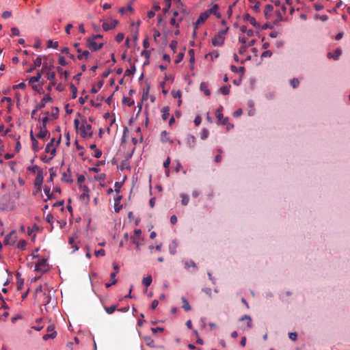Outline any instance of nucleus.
I'll return each instance as SVG.
<instances>
[{"label": "nucleus", "instance_id": "52", "mask_svg": "<svg viewBox=\"0 0 350 350\" xmlns=\"http://www.w3.org/2000/svg\"><path fill=\"white\" fill-rule=\"evenodd\" d=\"M59 64L62 66H66L68 64V62L65 60V58L64 56H59Z\"/></svg>", "mask_w": 350, "mask_h": 350}, {"label": "nucleus", "instance_id": "44", "mask_svg": "<svg viewBox=\"0 0 350 350\" xmlns=\"http://www.w3.org/2000/svg\"><path fill=\"white\" fill-rule=\"evenodd\" d=\"M178 46V42L176 40H172L170 44V48L173 51L174 53L176 52V49Z\"/></svg>", "mask_w": 350, "mask_h": 350}, {"label": "nucleus", "instance_id": "9", "mask_svg": "<svg viewBox=\"0 0 350 350\" xmlns=\"http://www.w3.org/2000/svg\"><path fill=\"white\" fill-rule=\"evenodd\" d=\"M43 172L42 170H39L37 172L36 177L34 180V185L38 187V189H40L41 185L43 183Z\"/></svg>", "mask_w": 350, "mask_h": 350}, {"label": "nucleus", "instance_id": "40", "mask_svg": "<svg viewBox=\"0 0 350 350\" xmlns=\"http://www.w3.org/2000/svg\"><path fill=\"white\" fill-rule=\"evenodd\" d=\"M245 70L244 67H239L237 68V66L232 65L231 66V70L234 72H243Z\"/></svg>", "mask_w": 350, "mask_h": 350}, {"label": "nucleus", "instance_id": "47", "mask_svg": "<svg viewBox=\"0 0 350 350\" xmlns=\"http://www.w3.org/2000/svg\"><path fill=\"white\" fill-rule=\"evenodd\" d=\"M208 134H209L208 131L206 129H204L202 131V133L201 134V136H200L201 139H205L206 138L208 137Z\"/></svg>", "mask_w": 350, "mask_h": 350}, {"label": "nucleus", "instance_id": "16", "mask_svg": "<svg viewBox=\"0 0 350 350\" xmlns=\"http://www.w3.org/2000/svg\"><path fill=\"white\" fill-rule=\"evenodd\" d=\"M83 193L81 195L80 199L84 200L85 198L89 199L90 189L86 185L81 186Z\"/></svg>", "mask_w": 350, "mask_h": 350}, {"label": "nucleus", "instance_id": "35", "mask_svg": "<svg viewBox=\"0 0 350 350\" xmlns=\"http://www.w3.org/2000/svg\"><path fill=\"white\" fill-rule=\"evenodd\" d=\"M26 246L27 242L25 240H21L17 245V247L22 250H25L26 249Z\"/></svg>", "mask_w": 350, "mask_h": 350}, {"label": "nucleus", "instance_id": "45", "mask_svg": "<svg viewBox=\"0 0 350 350\" xmlns=\"http://www.w3.org/2000/svg\"><path fill=\"white\" fill-rule=\"evenodd\" d=\"M32 148L35 152H38L40 150L38 146V142L37 139L32 141Z\"/></svg>", "mask_w": 350, "mask_h": 350}, {"label": "nucleus", "instance_id": "61", "mask_svg": "<svg viewBox=\"0 0 350 350\" xmlns=\"http://www.w3.org/2000/svg\"><path fill=\"white\" fill-rule=\"evenodd\" d=\"M170 165V158L167 157L166 160L163 162V167L166 169L169 167Z\"/></svg>", "mask_w": 350, "mask_h": 350}, {"label": "nucleus", "instance_id": "57", "mask_svg": "<svg viewBox=\"0 0 350 350\" xmlns=\"http://www.w3.org/2000/svg\"><path fill=\"white\" fill-rule=\"evenodd\" d=\"M247 49V46L246 45H242L240 46L239 52L240 54L243 55L244 54Z\"/></svg>", "mask_w": 350, "mask_h": 350}, {"label": "nucleus", "instance_id": "28", "mask_svg": "<svg viewBox=\"0 0 350 350\" xmlns=\"http://www.w3.org/2000/svg\"><path fill=\"white\" fill-rule=\"evenodd\" d=\"M152 277L150 275L144 278L142 280V284L146 287H148L152 283Z\"/></svg>", "mask_w": 350, "mask_h": 350}, {"label": "nucleus", "instance_id": "39", "mask_svg": "<svg viewBox=\"0 0 350 350\" xmlns=\"http://www.w3.org/2000/svg\"><path fill=\"white\" fill-rule=\"evenodd\" d=\"M42 64V58L40 56H38L33 62L34 68L40 67Z\"/></svg>", "mask_w": 350, "mask_h": 350}, {"label": "nucleus", "instance_id": "19", "mask_svg": "<svg viewBox=\"0 0 350 350\" xmlns=\"http://www.w3.org/2000/svg\"><path fill=\"white\" fill-rule=\"evenodd\" d=\"M16 278L17 280V289L21 290L24 284V280L21 278V274L18 272L16 275Z\"/></svg>", "mask_w": 350, "mask_h": 350}, {"label": "nucleus", "instance_id": "48", "mask_svg": "<svg viewBox=\"0 0 350 350\" xmlns=\"http://www.w3.org/2000/svg\"><path fill=\"white\" fill-rule=\"evenodd\" d=\"M272 55V53L271 51H265L261 55V58L270 57Z\"/></svg>", "mask_w": 350, "mask_h": 350}, {"label": "nucleus", "instance_id": "20", "mask_svg": "<svg viewBox=\"0 0 350 350\" xmlns=\"http://www.w3.org/2000/svg\"><path fill=\"white\" fill-rule=\"evenodd\" d=\"M162 118L163 120H166L170 116V107L166 106L161 109Z\"/></svg>", "mask_w": 350, "mask_h": 350}, {"label": "nucleus", "instance_id": "56", "mask_svg": "<svg viewBox=\"0 0 350 350\" xmlns=\"http://www.w3.org/2000/svg\"><path fill=\"white\" fill-rule=\"evenodd\" d=\"M25 88H26V84L24 82H21L19 84L13 86L14 89L20 88V89L23 90V89H25Z\"/></svg>", "mask_w": 350, "mask_h": 350}, {"label": "nucleus", "instance_id": "51", "mask_svg": "<svg viewBox=\"0 0 350 350\" xmlns=\"http://www.w3.org/2000/svg\"><path fill=\"white\" fill-rule=\"evenodd\" d=\"M93 156L97 159L102 156V151L98 148L94 150Z\"/></svg>", "mask_w": 350, "mask_h": 350}, {"label": "nucleus", "instance_id": "43", "mask_svg": "<svg viewBox=\"0 0 350 350\" xmlns=\"http://www.w3.org/2000/svg\"><path fill=\"white\" fill-rule=\"evenodd\" d=\"M58 42H53L52 40H49L48 41V44H47V46L49 48L51 47V48H53V49H57L58 47Z\"/></svg>", "mask_w": 350, "mask_h": 350}, {"label": "nucleus", "instance_id": "7", "mask_svg": "<svg viewBox=\"0 0 350 350\" xmlns=\"http://www.w3.org/2000/svg\"><path fill=\"white\" fill-rule=\"evenodd\" d=\"M55 138H52L51 139V142L47 144L46 146L45 151L46 152H50L51 154V157L48 159L44 161L45 162H48L49 160L52 159L56 153V148L54 146V142H55Z\"/></svg>", "mask_w": 350, "mask_h": 350}, {"label": "nucleus", "instance_id": "32", "mask_svg": "<svg viewBox=\"0 0 350 350\" xmlns=\"http://www.w3.org/2000/svg\"><path fill=\"white\" fill-rule=\"evenodd\" d=\"M90 55V52L88 51H84L82 52L81 54H79L77 55V58L79 59H82L83 57L85 58V59H88Z\"/></svg>", "mask_w": 350, "mask_h": 350}, {"label": "nucleus", "instance_id": "60", "mask_svg": "<svg viewBox=\"0 0 350 350\" xmlns=\"http://www.w3.org/2000/svg\"><path fill=\"white\" fill-rule=\"evenodd\" d=\"M62 180L63 181L68 182V183H71L72 181V180L68 178L67 174L65 172L63 174Z\"/></svg>", "mask_w": 350, "mask_h": 350}, {"label": "nucleus", "instance_id": "24", "mask_svg": "<svg viewBox=\"0 0 350 350\" xmlns=\"http://www.w3.org/2000/svg\"><path fill=\"white\" fill-rule=\"evenodd\" d=\"M273 7L272 5L267 4L266 5L264 10L265 16L266 18L269 17V14L273 11Z\"/></svg>", "mask_w": 350, "mask_h": 350}, {"label": "nucleus", "instance_id": "59", "mask_svg": "<svg viewBox=\"0 0 350 350\" xmlns=\"http://www.w3.org/2000/svg\"><path fill=\"white\" fill-rule=\"evenodd\" d=\"M57 71L61 75H64L65 78H67V77L68 75V72L67 71H64L63 69L59 67L57 68Z\"/></svg>", "mask_w": 350, "mask_h": 350}, {"label": "nucleus", "instance_id": "26", "mask_svg": "<svg viewBox=\"0 0 350 350\" xmlns=\"http://www.w3.org/2000/svg\"><path fill=\"white\" fill-rule=\"evenodd\" d=\"M44 107V103H40L38 104L35 109L31 111V116L32 118H34V116L36 115V112L39 111L40 109Z\"/></svg>", "mask_w": 350, "mask_h": 350}, {"label": "nucleus", "instance_id": "11", "mask_svg": "<svg viewBox=\"0 0 350 350\" xmlns=\"http://www.w3.org/2000/svg\"><path fill=\"white\" fill-rule=\"evenodd\" d=\"M118 24L117 20H111L109 22H104L103 23V29L104 31H109L110 29H113L116 27V25Z\"/></svg>", "mask_w": 350, "mask_h": 350}, {"label": "nucleus", "instance_id": "58", "mask_svg": "<svg viewBox=\"0 0 350 350\" xmlns=\"http://www.w3.org/2000/svg\"><path fill=\"white\" fill-rule=\"evenodd\" d=\"M164 329L163 327H152L151 331L152 333L156 334L157 332H163Z\"/></svg>", "mask_w": 350, "mask_h": 350}, {"label": "nucleus", "instance_id": "12", "mask_svg": "<svg viewBox=\"0 0 350 350\" xmlns=\"http://www.w3.org/2000/svg\"><path fill=\"white\" fill-rule=\"evenodd\" d=\"M222 109L223 107L221 106L219 108H218L215 111V116L217 119V121L224 125L226 124L228 119L224 118L223 114L221 113Z\"/></svg>", "mask_w": 350, "mask_h": 350}, {"label": "nucleus", "instance_id": "30", "mask_svg": "<svg viewBox=\"0 0 350 350\" xmlns=\"http://www.w3.org/2000/svg\"><path fill=\"white\" fill-rule=\"evenodd\" d=\"M230 85L222 86L219 88L220 92L224 95H228L230 93Z\"/></svg>", "mask_w": 350, "mask_h": 350}, {"label": "nucleus", "instance_id": "6", "mask_svg": "<svg viewBox=\"0 0 350 350\" xmlns=\"http://www.w3.org/2000/svg\"><path fill=\"white\" fill-rule=\"evenodd\" d=\"M142 234V230L140 229H135L134 230V235L131 237L132 243L135 244L137 250H139L142 243L139 242V239Z\"/></svg>", "mask_w": 350, "mask_h": 350}, {"label": "nucleus", "instance_id": "17", "mask_svg": "<svg viewBox=\"0 0 350 350\" xmlns=\"http://www.w3.org/2000/svg\"><path fill=\"white\" fill-rule=\"evenodd\" d=\"M341 54H342L341 49H337L335 50L334 53H328L327 55L328 58H333L334 59H338Z\"/></svg>", "mask_w": 350, "mask_h": 350}, {"label": "nucleus", "instance_id": "33", "mask_svg": "<svg viewBox=\"0 0 350 350\" xmlns=\"http://www.w3.org/2000/svg\"><path fill=\"white\" fill-rule=\"evenodd\" d=\"M122 103L127 104L129 106H132L134 104V101L130 98L124 96L122 99Z\"/></svg>", "mask_w": 350, "mask_h": 350}, {"label": "nucleus", "instance_id": "49", "mask_svg": "<svg viewBox=\"0 0 350 350\" xmlns=\"http://www.w3.org/2000/svg\"><path fill=\"white\" fill-rule=\"evenodd\" d=\"M94 254L96 256H104L105 255V251L103 249H100V250H96L94 252Z\"/></svg>", "mask_w": 350, "mask_h": 350}, {"label": "nucleus", "instance_id": "36", "mask_svg": "<svg viewBox=\"0 0 350 350\" xmlns=\"http://www.w3.org/2000/svg\"><path fill=\"white\" fill-rule=\"evenodd\" d=\"M189 267H196V265L193 260L186 261L185 262V268L188 269Z\"/></svg>", "mask_w": 350, "mask_h": 350}, {"label": "nucleus", "instance_id": "23", "mask_svg": "<svg viewBox=\"0 0 350 350\" xmlns=\"http://www.w3.org/2000/svg\"><path fill=\"white\" fill-rule=\"evenodd\" d=\"M44 192L47 196V200L53 199L55 197L53 196V193H51V189L48 186H45L44 187Z\"/></svg>", "mask_w": 350, "mask_h": 350}, {"label": "nucleus", "instance_id": "14", "mask_svg": "<svg viewBox=\"0 0 350 350\" xmlns=\"http://www.w3.org/2000/svg\"><path fill=\"white\" fill-rule=\"evenodd\" d=\"M243 21L245 22H249L254 27H258V25L256 23V19L250 16L249 14H245L243 15Z\"/></svg>", "mask_w": 350, "mask_h": 350}, {"label": "nucleus", "instance_id": "8", "mask_svg": "<svg viewBox=\"0 0 350 350\" xmlns=\"http://www.w3.org/2000/svg\"><path fill=\"white\" fill-rule=\"evenodd\" d=\"M48 269V265L45 259L40 260L35 267V271L40 272H45Z\"/></svg>", "mask_w": 350, "mask_h": 350}, {"label": "nucleus", "instance_id": "31", "mask_svg": "<svg viewBox=\"0 0 350 350\" xmlns=\"http://www.w3.org/2000/svg\"><path fill=\"white\" fill-rule=\"evenodd\" d=\"M41 73L40 72H38L37 73V75L36 76H34V77H31L30 79H29V83H36V82H38L40 81V78H41Z\"/></svg>", "mask_w": 350, "mask_h": 350}, {"label": "nucleus", "instance_id": "2", "mask_svg": "<svg viewBox=\"0 0 350 350\" xmlns=\"http://www.w3.org/2000/svg\"><path fill=\"white\" fill-rule=\"evenodd\" d=\"M80 135L82 137H91L92 136V125L87 122L85 118L82 119V124L79 127Z\"/></svg>", "mask_w": 350, "mask_h": 350}, {"label": "nucleus", "instance_id": "3", "mask_svg": "<svg viewBox=\"0 0 350 350\" xmlns=\"http://www.w3.org/2000/svg\"><path fill=\"white\" fill-rule=\"evenodd\" d=\"M228 28L225 30L220 31L218 34L214 36L212 40V44L214 46H221L224 42V34L227 32Z\"/></svg>", "mask_w": 350, "mask_h": 350}, {"label": "nucleus", "instance_id": "1", "mask_svg": "<svg viewBox=\"0 0 350 350\" xmlns=\"http://www.w3.org/2000/svg\"><path fill=\"white\" fill-rule=\"evenodd\" d=\"M46 116L42 119V124L39 127V133L37 134V137L40 139H44L46 137L49 136V132L46 129V124L49 121L48 117L49 112H45Z\"/></svg>", "mask_w": 350, "mask_h": 350}, {"label": "nucleus", "instance_id": "34", "mask_svg": "<svg viewBox=\"0 0 350 350\" xmlns=\"http://www.w3.org/2000/svg\"><path fill=\"white\" fill-rule=\"evenodd\" d=\"M70 89L72 91V96L71 97L72 99H75L77 98V88L73 84H71Z\"/></svg>", "mask_w": 350, "mask_h": 350}, {"label": "nucleus", "instance_id": "29", "mask_svg": "<svg viewBox=\"0 0 350 350\" xmlns=\"http://www.w3.org/2000/svg\"><path fill=\"white\" fill-rule=\"evenodd\" d=\"M57 336V332L55 331H53L51 332V334H47L43 336L42 338L44 340H47L50 338H55Z\"/></svg>", "mask_w": 350, "mask_h": 350}, {"label": "nucleus", "instance_id": "64", "mask_svg": "<svg viewBox=\"0 0 350 350\" xmlns=\"http://www.w3.org/2000/svg\"><path fill=\"white\" fill-rule=\"evenodd\" d=\"M85 181V176L83 175H79L77 177V183L78 184H81Z\"/></svg>", "mask_w": 350, "mask_h": 350}, {"label": "nucleus", "instance_id": "50", "mask_svg": "<svg viewBox=\"0 0 350 350\" xmlns=\"http://www.w3.org/2000/svg\"><path fill=\"white\" fill-rule=\"evenodd\" d=\"M144 338L145 342H146V345L148 346H151L152 344L154 342L153 340L150 336H145Z\"/></svg>", "mask_w": 350, "mask_h": 350}, {"label": "nucleus", "instance_id": "22", "mask_svg": "<svg viewBox=\"0 0 350 350\" xmlns=\"http://www.w3.org/2000/svg\"><path fill=\"white\" fill-rule=\"evenodd\" d=\"M180 197L181 198V203L183 206H187L189 202V197L188 195L185 193H180Z\"/></svg>", "mask_w": 350, "mask_h": 350}, {"label": "nucleus", "instance_id": "18", "mask_svg": "<svg viewBox=\"0 0 350 350\" xmlns=\"http://www.w3.org/2000/svg\"><path fill=\"white\" fill-rule=\"evenodd\" d=\"M47 79L51 81V85H55V72L53 71H48L47 72Z\"/></svg>", "mask_w": 350, "mask_h": 350}, {"label": "nucleus", "instance_id": "41", "mask_svg": "<svg viewBox=\"0 0 350 350\" xmlns=\"http://www.w3.org/2000/svg\"><path fill=\"white\" fill-rule=\"evenodd\" d=\"M68 243L72 245V247L74 249V251H77L79 250V247L76 245H75V239L73 237L69 238Z\"/></svg>", "mask_w": 350, "mask_h": 350}, {"label": "nucleus", "instance_id": "42", "mask_svg": "<svg viewBox=\"0 0 350 350\" xmlns=\"http://www.w3.org/2000/svg\"><path fill=\"white\" fill-rule=\"evenodd\" d=\"M290 83L293 88H296L298 87V85L299 84V81L297 79L294 78L291 80Z\"/></svg>", "mask_w": 350, "mask_h": 350}, {"label": "nucleus", "instance_id": "25", "mask_svg": "<svg viewBox=\"0 0 350 350\" xmlns=\"http://www.w3.org/2000/svg\"><path fill=\"white\" fill-rule=\"evenodd\" d=\"M182 301L183 303V309L185 310V311H189L191 310V308L189 305V303L188 302V301L187 300L186 298H185L184 297H182Z\"/></svg>", "mask_w": 350, "mask_h": 350}, {"label": "nucleus", "instance_id": "5", "mask_svg": "<svg viewBox=\"0 0 350 350\" xmlns=\"http://www.w3.org/2000/svg\"><path fill=\"white\" fill-rule=\"evenodd\" d=\"M96 40L91 36L87 38L88 46L92 51H96L101 49L103 46V43L97 44Z\"/></svg>", "mask_w": 350, "mask_h": 350}, {"label": "nucleus", "instance_id": "38", "mask_svg": "<svg viewBox=\"0 0 350 350\" xmlns=\"http://www.w3.org/2000/svg\"><path fill=\"white\" fill-rule=\"evenodd\" d=\"M116 306L113 305L109 307H105V310L109 314H112L116 310Z\"/></svg>", "mask_w": 350, "mask_h": 350}, {"label": "nucleus", "instance_id": "63", "mask_svg": "<svg viewBox=\"0 0 350 350\" xmlns=\"http://www.w3.org/2000/svg\"><path fill=\"white\" fill-rule=\"evenodd\" d=\"M219 5L217 4H214L213 7L211 8L212 10V14H215L216 12L219 10Z\"/></svg>", "mask_w": 350, "mask_h": 350}, {"label": "nucleus", "instance_id": "10", "mask_svg": "<svg viewBox=\"0 0 350 350\" xmlns=\"http://www.w3.org/2000/svg\"><path fill=\"white\" fill-rule=\"evenodd\" d=\"M206 14H203V13H201L200 14L199 18H198V20L196 21V22L195 23L194 31L193 33V37H195L196 35V29H198V25L204 23L205 21L208 18H206Z\"/></svg>", "mask_w": 350, "mask_h": 350}, {"label": "nucleus", "instance_id": "21", "mask_svg": "<svg viewBox=\"0 0 350 350\" xmlns=\"http://www.w3.org/2000/svg\"><path fill=\"white\" fill-rule=\"evenodd\" d=\"M162 143H166L170 141V134L165 131H163L161 133L160 137Z\"/></svg>", "mask_w": 350, "mask_h": 350}, {"label": "nucleus", "instance_id": "53", "mask_svg": "<svg viewBox=\"0 0 350 350\" xmlns=\"http://www.w3.org/2000/svg\"><path fill=\"white\" fill-rule=\"evenodd\" d=\"M59 113V109L57 107H55L52 109V116L54 118H57Z\"/></svg>", "mask_w": 350, "mask_h": 350}, {"label": "nucleus", "instance_id": "27", "mask_svg": "<svg viewBox=\"0 0 350 350\" xmlns=\"http://www.w3.org/2000/svg\"><path fill=\"white\" fill-rule=\"evenodd\" d=\"M200 90L201 91L204 92V93L206 95V96H209L211 92L209 91V90L208 89V85L206 83H202L200 84Z\"/></svg>", "mask_w": 350, "mask_h": 350}, {"label": "nucleus", "instance_id": "55", "mask_svg": "<svg viewBox=\"0 0 350 350\" xmlns=\"http://www.w3.org/2000/svg\"><path fill=\"white\" fill-rule=\"evenodd\" d=\"M12 16V12L10 11H5L2 13V17L5 19L10 18Z\"/></svg>", "mask_w": 350, "mask_h": 350}, {"label": "nucleus", "instance_id": "46", "mask_svg": "<svg viewBox=\"0 0 350 350\" xmlns=\"http://www.w3.org/2000/svg\"><path fill=\"white\" fill-rule=\"evenodd\" d=\"M11 32H12L11 36H18L20 35V31L16 27H12L11 29Z\"/></svg>", "mask_w": 350, "mask_h": 350}, {"label": "nucleus", "instance_id": "37", "mask_svg": "<svg viewBox=\"0 0 350 350\" xmlns=\"http://www.w3.org/2000/svg\"><path fill=\"white\" fill-rule=\"evenodd\" d=\"M208 57H211V60H213L214 58H217L219 57V53L217 51L211 52L205 56L206 58H208Z\"/></svg>", "mask_w": 350, "mask_h": 350}, {"label": "nucleus", "instance_id": "4", "mask_svg": "<svg viewBox=\"0 0 350 350\" xmlns=\"http://www.w3.org/2000/svg\"><path fill=\"white\" fill-rule=\"evenodd\" d=\"M17 240V234L16 230H12L8 234L4 239V244L6 245H13Z\"/></svg>", "mask_w": 350, "mask_h": 350}, {"label": "nucleus", "instance_id": "54", "mask_svg": "<svg viewBox=\"0 0 350 350\" xmlns=\"http://www.w3.org/2000/svg\"><path fill=\"white\" fill-rule=\"evenodd\" d=\"M124 39V34L122 33H118L116 36V40L118 42H121Z\"/></svg>", "mask_w": 350, "mask_h": 350}, {"label": "nucleus", "instance_id": "62", "mask_svg": "<svg viewBox=\"0 0 350 350\" xmlns=\"http://www.w3.org/2000/svg\"><path fill=\"white\" fill-rule=\"evenodd\" d=\"M288 335H289V338L292 340H297V334L295 332H291V333H289Z\"/></svg>", "mask_w": 350, "mask_h": 350}, {"label": "nucleus", "instance_id": "13", "mask_svg": "<svg viewBox=\"0 0 350 350\" xmlns=\"http://www.w3.org/2000/svg\"><path fill=\"white\" fill-rule=\"evenodd\" d=\"M239 320L241 321H247V325L243 327L245 329H250L252 327V320L250 316L245 314Z\"/></svg>", "mask_w": 350, "mask_h": 350}, {"label": "nucleus", "instance_id": "15", "mask_svg": "<svg viewBox=\"0 0 350 350\" xmlns=\"http://www.w3.org/2000/svg\"><path fill=\"white\" fill-rule=\"evenodd\" d=\"M186 144L189 148H193L196 145V138L192 135H187L186 137Z\"/></svg>", "mask_w": 350, "mask_h": 350}]
</instances>
